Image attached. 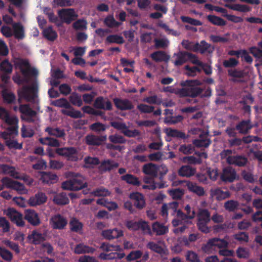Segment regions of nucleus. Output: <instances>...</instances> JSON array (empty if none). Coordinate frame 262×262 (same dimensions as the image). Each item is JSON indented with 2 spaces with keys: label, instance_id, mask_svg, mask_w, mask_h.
Masks as SVG:
<instances>
[{
  "label": "nucleus",
  "instance_id": "nucleus-40",
  "mask_svg": "<svg viewBox=\"0 0 262 262\" xmlns=\"http://www.w3.org/2000/svg\"><path fill=\"white\" fill-rule=\"evenodd\" d=\"M42 34L45 38L50 41H54L57 38V33L53 29L52 26H49L43 29Z\"/></svg>",
  "mask_w": 262,
  "mask_h": 262
},
{
  "label": "nucleus",
  "instance_id": "nucleus-33",
  "mask_svg": "<svg viewBox=\"0 0 262 262\" xmlns=\"http://www.w3.org/2000/svg\"><path fill=\"white\" fill-rule=\"evenodd\" d=\"M257 45V47H250L249 50L256 60L262 63V41H259Z\"/></svg>",
  "mask_w": 262,
  "mask_h": 262
},
{
  "label": "nucleus",
  "instance_id": "nucleus-3",
  "mask_svg": "<svg viewBox=\"0 0 262 262\" xmlns=\"http://www.w3.org/2000/svg\"><path fill=\"white\" fill-rule=\"evenodd\" d=\"M38 86L36 84H33L31 86H24L19 92L20 97L25 99L28 102H34L35 99L38 97Z\"/></svg>",
  "mask_w": 262,
  "mask_h": 262
},
{
  "label": "nucleus",
  "instance_id": "nucleus-8",
  "mask_svg": "<svg viewBox=\"0 0 262 262\" xmlns=\"http://www.w3.org/2000/svg\"><path fill=\"white\" fill-rule=\"evenodd\" d=\"M0 173L4 174H9L12 178L18 180H25L27 177L25 175L20 176V173L16 171L14 166L6 164L0 165Z\"/></svg>",
  "mask_w": 262,
  "mask_h": 262
},
{
  "label": "nucleus",
  "instance_id": "nucleus-26",
  "mask_svg": "<svg viewBox=\"0 0 262 262\" xmlns=\"http://www.w3.org/2000/svg\"><path fill=\"white\" fill-rule=\"evenodd\" d=\"M252 128L251 121L249 119L243 120L238 123L235 126V129L241 134H247Z\"/></svg>",
  "mask_w": 262,
  "mask_h": 262
},
{
  "label": "nucleus",
  "instance_id": "nucleus-1",
  "mask_svg": "<svg viewBox=\"0 0 262 262\" xmlns=\"http://www.w3.org/2000/svg\"><path fill=\"white\" fill-rule=\"evenodd\" d=\"M201 84V82L199 80H186L181 83V85L185 88L179 89L177 93L181 97H200L204 91L203 89L199 86Z\"/></svg>",
  "mask_w": 262,
  "mask_h": 262
},
{
  "label": "nucleus",
  "instance_id": "nucleus-12",
  "mask_svg": "<svg viewBox=\"0 0 262 262\" xmlns=\"http://www.w3.org/2000/svg\"><path fill=\"white\" fill-rule=\"evenodd\" d=\"M58 15L62 21L70 24L77 16L73 9H62L58 11Z\"/></svg>",
  "mask_w": 262,
  "mask_h": 262
},
{
  "label": "nucleus",
  "instance_id": "nucleus-63",
  "mask_svg": "<svg viewBox=\"0 0 262 262\" xmlns=\"http://www.w3.org/2000/svg\"><path fill=\"white\" fill-rule=\"evenodd\" d=\"M214 247H216L219 248H226L228 245V243L224 239L219 238H210Z\"/></svg>",
  "mask_w": 262,
  "mask_h": 262
},
{
  "label": "nucleus",
  "instance_id": "nucleus-6",
  "mask_svg": "<svg viewBox=\"0 0 262 262\" xmlns=\"http://www.w3.org/2000/svg\"><path fill=\"white\" fill-rule=\"evenodd\" d=\"M55 152L60 156L66 157L69 161L78 160L77 151L74 147L57 148L55 150Z\"/></svg>",
  "mask_w": 262,
  "mask_h": 262
},
{
  "label": "nucleus",
  "instance_id": "nucleus-62",
  "mask_svg": "<svg viewBox=\"0 0 262 262\" xmlns=\"http://www.w3.org/2000/svg\"><path fill=\"white\" fill-rule=\"evenodd\" d=\"M104 23L109 28L118 27L121 23L116 21L113 15L107 16L104 20Z\"/></svg>",
  "mask_w": 262,
  "mask_h": 262
},
{
  "label": "nucleus",
  "instance_id": "nucleus-52",
  "mask_svg": "<svg viewBox=\"0 0 262 262\" xmlns=\"http://www.w3.org/2000/svg\"><path fill=\"white\" fill-rule=\"evenodd\" d=\"M207 19L210 23L214 25L224 26L226 25V21L223 18L213 15H208Z\"/></svg>",
  "mask_w": 262,
  "mask_h": 262
},
{
  "label": "nucleus",
  "instance_id": "nucleus-29",
  "mask_svg": "<svg viewBox=\"0 0 262 262\" xmlns=\"http://www.w3.org/2000/svg\"><path fill=\"white\" fill-rule=\"evenodd\" d=\"M211 194L215 198L217 201H222L230 196V192L229 191H223L221 188H217L211 190Z\"/></svg>",
  "mask_w": 262,
  "mask_h": 262
},
{
  "label": "nucleus",
  "instance_id": "nucleus-32",
  "mask_svg": "<svg viewBox=\"0 0 262 262\" xmlns=\"http://www.w3.org/2000/svg\"><path fill=\"white\" fill-rule=\"evenodd\" d=\"M213 50L214 48L211 47L210 44L207 43L205 40H201L200 42L199 43V46L197 47L195 52H200L202 54L205 53L211 54L213 52Z\"/></svg>",
  "mask_w": 262,
  "mask_h": 262
},
{
  "label": "nucleus",
  "instance_id": "nucleus-22",
  "mask_svg": "<svg viewBox=\"0 0 262 262\" xmlns=\"http://www.w3.org/2000/svg\"><path fill=\"white\" fill-rule=\"evenodd\" d=\"M247 162V158L241 155L229 156L227 159V162L228 164L235 165L239 167L245 166Z\"/></svg>",
  "mask_w": 262,
  "mask_h": 262
},
{
  "label": "nucleus",
  "instance_id": "nucleus-2",
  "mask_svg": "<svg viewBox=\"0 0 262 262\" xmlns=\"http://www.w3.org/2000/svg\"><path fill=\"white\" fill-rule=\"evenodd\" d=\"M18 135V125L9 126L4 132H0V138L5 140V144L9 149H21V143H19L16 140L12 139Z\"/></svg>",
  "mask_w": 262,
  "mask_h": 262
},
{
  "label": "nucleus",
  "instance_id": "nucleus-10",
  "mask_svg": "<svg viewBox=\"0 0 262 262\" xmlns=\"http://www.w3.org/2000/svg\"><path fill=\"white\" fill-rule=\"evenodd\" d=\"M29 243L35 245H39L46 239V233H42L38 230H33L27 236Z\"/></svg>",
  "mask_w": 262,
  "mask_h": 262
},
{
  "label": "nucleus",
  "instance_id": "nucleus-35",
  "mask_svg": "<svg viewBox=\"0 0 262 262\" xmlns=\"http://www.w3.org/2000/svg\"><path fill=\"white\" fill-rule=\"evenodd\" d=\"M165 133L167 136L170 137L182 139H186L187 138L185 133L176 129L167 128L165 129Z\"/></svg>",
  "mask_w": 262,
  "mask_h": 262
},
{
  "label": "nucleus",
  "instance_id": "nucleus-54",
  "mask_svg": "<svg viewBox=\"0 0 262 262\" xmlns=\"http://www.w3.org/2000/svg\"><path fill=\"white\" fill-rule=\"evenodd\" d=\"M105 42L108 43H116L118 44H122L124 43V41L121 36L117 34H113L107 36L105 39Z\"/></svg>",
  "mask_w": 262,
  "mask_h": 262
},
{
  "label": "nucleus",
  "instance_id": "nucleus-28",
  "mask_svg": "<svg viewBox=\"0 0 262 262\" xmlns=\"http://www.w3.org/2000/svg\"><path fill=\"white\" fill-rule=\"evenodd\" d=\"M2 97L3 102L7 104H13L15 103L16 96L12 92L7 89H4L2 91Z\"/></svg>",
  "mask_w": 262,
  "mask_h": 262
},
{
  "label": "nucleus",
  "instance_id": "nucleus-19",
  "mask_svg": "<svg viewBox=\"0 0 262 262\" xmlns=\"http://www.w3.org/2000/svg\"><path fill=\"white\" fill-rule=\"evenodd\" d=\"M228 74L230 77L234 78L232 81L234 82H243L244 78L247 73L244 70H238L237 69H230L228 70Z\"/></svg>",
  "mask_w": 262,
  "mask_h": 262
},
{
  "label": "nucleus",
  "instance_id": "nucleus-23",
  "mask_svg": "<svg viewBox=\"0 0 262 262\" xmlns=\"http://www.w3.org/2000/svg\"><path fill=\"white\" fill-rule=\"evenodd\" d=\"M143 172L152 178H157L159 171L158 166L152 163H148L143 165Z\"/></svg>",
  "mask_w": 262,
  "mask_h": 262
},
{
  "label": "nucleus",
  "instance_id": "nucleus-14",
  "mask_svg": "<svg viewBox=\"0 0 262 262\" xmlns=\"http://www.w3.org/2000/svg\"><path fill=\"white\" fill-rule=\"evenodd\" d=\"M129 198L133 201L134 206L138 209H142L145 206V200L144 195L138 192L130 193Z\"/></svg>",
  "mask_w": 262,
  "mask_h": 262
},
{
  "label": "nucleus",
  "instance_id": "nucleus-61",
  "mask_svg": "<svg viewBox=\"0 0 262 262\" xmlns=\"http://www.w3.org/2000/svg\"><path fill=\"white\" fill-rule=\"evenodd\" d=\"M53 104L57 107H63L66 109L72 108V106L68 101L64 98H62L53 101Z\"/></svg>",
  "mask_w": 262,
  "mask_h": 262
},
{
  "label": "nucleus",
  "instance_id": "nucleus-20",
  "mask_svg": "<svg viewBox=\"0 0 262 262\" xmlns=\"http://www.w3.org/2000/svg\"><path fill=\"white\" fill-rule=\"evenodd\" d=\"M101 235L104 238L110 241L122 236L123 233L121 230L114 228L103 230Z\"/></svg>",
  "mask_w": 262,
  "mask_h": 262
},
{
  "label": "nucleus",
  "instance_id": "nucleus-4",
  "mask_svg": "<svg viewBox=\"0 0 262 262\" xmlns=\"http://www.w3.org/2000/svg\"><path fill=\"white\" fill-rule=\"evenodd\" d=\"M110 124L114 128L120 130L121 133L127 137H136L141 134L140 132L137 129H129L128 126L123 122L111 121Z\"/></svg>",
  "mask_w": 262,
  "mask_h": 262
},
{
  "label": "nucleus",
  "instance_id": "nucleus-43",
  "mask_svg": "<svg viewBox=\"0 0 262 262\" xmlns=\"http://www.w3.org/2000/svg\"><path fill=\"white\" fill-rule=\"evenodd\" d=\"M179 174L182 177H190L195 173V169L189 165L182 166L179 170Z\"/></svg>",
  "mask_w": 262,
  "mask_h": 262
},
{
  "label": "nucleus",
  "instance_id": "nucleus-51",
  "mask_svg": "<svg viewBox=\"0 0 262 262\" xmlns=\"http://www.w3.org/2000/svg\"><path fill=\"white\" fill-rule=\"evenodd\" d=\"M183 119V117L180 115L176 116L170 115L164 118V122L168 125L175 124L181 122Z\"/></svg>",
  "mask_w": 262,
  "mask_h": 262
},
{
  "label": "nucleus",
  "instance_id": "nucleus-17",
  "mask_svg": "<svg viewBox=\"0 0 262 262\" xmlns=\"http://www.w3.org/2000/svg\"><path fill=\"white\" fill-rule=\"evenodd\" d=\"M47 201V196L42 192H38L34 195L31 196L28 200V204L30 206H36L45 203Z\"/></svg>",
  "mask_w": 262,
  "mask_h": 262
},
{
  "label": "nucleus",
  "instance_id": "nucleus-53",
  "mask_svg": "<svg viewBox=\"0 0 262 262\" xmlns=\"http://www.w3.org/2000/svg\"><path fill=\"white\" fill-rule=\"evenodd\" d=\"M17 66L19 67L22 74L25 76L29 74V68L30 64L28 60L25 59H21L17 63Z\"/></svg>",
  "mask_w": 262,
  "mask_h": 262
},
{
  "label": "nucleus",
  "instance_id": "nucleus-41",
  "mask_svg": "<svg viewBox=\"0 0 262 262\" xmlns=\"http://www.w3.org/2000/svg\"><path fill=\"white\" fill-rule=\"evenodd\" d=\"M186 185L190 191L195 193L200 196H203L204 195L205 191L202 187L198 186L195 183L191 182L187 183Z\"/></svg>",
  "mask_w": 262,
  "mask_h": 262
},
{
  "label": "nucleus",
  "instance_id": "nucleus-38",
  "mask_svg": "<svg viewBox=\"0 0 262 262\" xmlns=\"http://www.w3.org/2000/svg\"><path fill=\"white\" fill-rule=\"evenodd\" d=\"M152 229L157 235H162L168 232V228L158 222H156L152 224Z\"/></svg>",
  "mask_w": 262,
  "mask_h": 262
},
{
  "label": "nucleus",
  "instance_id": "nucleus-31",
  "mask_svg": "<svg viewBox=\"0 0 262 262\" xmlns=\"http://www.w3.org/2000/svg\"><path fill=\"white\" fill-rule=\"evenodd\" d=\"M13 33L14 37L18 39H22L25 37V31L23 26L20 23L13 24Z\"/></svg>",
  "mask_w": 262,
  "mask_h": 262
},
{
  "label": "nucleus",
  "instance_id": "nucleus-18",
  "mask_svg": "<svg viewBox=\"0 0 262 262\" xmlns=\"http://www.w3.org/2000/svg\"><path fill=\"white\" fill-rule=\"evenodd\" d=\"M51 221L52 223V227L55 229H63L68 224L67 220L60 214L52 216Z\"/></svg>",
  "mask_w": 262,
  "mask_h": 262
},
{
  "label": "nucleus",
  "instance_id": "nucleus-42",
  "mask_svg": "<svg viewBox=\"0 0 262 262\" xmlns=\"http://www.w3.org/2000/svg\"><path fill=\"white\" fill-rule=\"evenodd\" d=\"M45 132L48 133L50 136H55L57 138H62L66 136V133L64 129L58 127L54 128L52 127H47L45 129Z\"/></svg>",
  "mask_w": 262,
  "mask_h": 262
},
{
  "label": "nucleus",
  "instance_id": "nucleus-58",
  "mask_svg": "<svg viewBox=\"0 0 262 262\" xmlns=\"http://www.w3.org/2000/svg\"><path fill=\"white\" fill-rule=\"evenodd\" d=\"M69 109L70 110H62V114L73 118H80L82 117V114L79 111L75 110L72 106V108Z\"/></svg>",
  "mask_w": 262,
  "mask_h": 262
},
{
  "label": "nucleus",
  "instance_id": "nucleus-57",
  "mask_svg": "<svg viewBox=\"0 0 262 262\" xmlns=\"http://www.w3.org/2000/svg\"><path fill=\"white\" fill-rule=\"evenodd\" d=\"M13 70L12 64L7 60H4L0 64V70L5 73L11 74Z\"/></svg>",
  "mask_w": 262,
  "mask_h": 262
},
{
  "label": "nucleus",
  "instance_id": "nucleus-5",
  "mask_svg": "<svg viewBox=\"0 0 262 262\" xmlns=\"http://www.w3.org/2000/svg\"><path fill=\"white\" fill-rule=\"evenodd\" d=\"M194 57V54L187 51H179L174 53L171 59V61L174 66L180 67L189 60V58Z\"/></svg>",
  "mask_w": 262,
  "mask_h": 262
},
{
  "label": "nucleus",
  "instance_id": "nucleus-60",
  "mask_svg": "<svg viewBox=\"0 0 262 262\" xmlns=\"http://www.w3.org/2000/svg\"><path fill=\"white\" fill-rule=\"evenodd\" d=\"M70 102L74 105L78 107L82 105V101L80 96L76 93H73L69 97Z\"/></svg>",
  "mask_w": 262,
  "mask_h": 262
},
{
  "label": "nucleus",
  "instance_id": "nucleus-39",
  "mask_svg": "<svg viewBox=\"0 0 262 262\" xmlns=\"http://www.w3.org/2000/svg\"><path fill=\"white\" fill-rule=\"evenodd\" d=\"M224 6L225 7L229 8L231 10L241 12H247L250 11L251 10V8L247 5L239 4H230L227 3L225 4Z\"/></svg>",
  "mask_w": 262,
  "mask_h": 262
},
{
  "label": "nucleus",
  "instance_id": "nucleus-24",
  "mask_svg": "<svg viewBox=\"0 0 262 262\" xmlns=\"http://www.w3.org/2000/svg\"><path fill=\"white\" fill-rule=\"evenodd\" d=\"M94 107L98 109H102L111 111L112 109V104L108 99L105 101L102 96L98 97L94 102Z\"/></svg>",
  "mask_w": 262,
  "mask_h": 262
},
{
  "label": "nucleus",
  "instance_id": "nucleus-49",
  "mask_svg": "<svg viewBox=\"0 0 262 262\" xmlns=\"http://www.w3.org/2000/svg\"><path fill=\"white\" fill-rule=\"evenodd\" d=\"M210 214L206 209H200L197 215V221L209 222L210 221Z\"/></svg>",
  "mask_w": 262,
  "mask_h": 262
},
{
  "label": "nucleus",
  "instance_id": "nucleus-25",
  "mask_svg": "<svg viewBox=\"0 0 262 262\" xmlns=\"http://www.w3.org/2000/svg\"><path fill=\"white\" fill-rule=\"evenodd\" d=\"M119 164L111 160H106L103 161L99 166V170L101 172L110 171L114 168H117Z\"/></svg>",
  "mask_w": 262,
  "mask_h": 262
},
{
  "label": "nucleus",
  "instance_id": "nucleus-48",
  "mask_svg": "<svg viewBox=\"0 0 262 262\" xmlns=\"http://www.w3.org/2000/svg\"><path fill=\"white\" fill-rule=\"evenodd\" d=\"M168 192L173 200L181 199L185 193L184 190L180 188L168 190Z\"/></svg>",
  "mask_w": 262,
  "mask_h": 262
},
{
  "label": "nucleus",
  "instance_id": "nucleus-59",
  "mask_svg": "<svg viewBox=\"0 0 262 262\" xmlns=\"http://www.w3.org/2000/svg\"><path fill=\"white\" fill-rule=\"evenodd\" d=\"M182 46L187 50L196 52L197 47L199 46V42L194 43L188 40H183L181 43Z\"/></svg>",
  "mask_w": 262,
  "mask_h": 262
},
{
  "label": "nucleus",
  "instance_id": "nucleus-45",
  "mask_svg": "<svg viewBox=\"0 0 262 262\" xmlns=\"http://www.w3.org/2000/svg\"><path fill=\"white\" fill-rule=\"evenodd\" d=\"M39 141L42 144L47 145L51 147H57L60 146L59 141L57 139L51 137L40 138Z\"/></svg>",
  "mask_w": 262,
  "mask_h": 262
},
{
  "label": "nucleus",
  "instance_id": "nucleus-11",
  "mask_svg": "<svg viewBox=\"0 0 262 262\" xmlns=\"http://www.w3.org/2000/svg\"><path fill=\"white\" fill-rule=\"evenodd\" d=\"M106 139V135L98 136L93 134H89L85 137V142L90 146H98L101 145Z\"/></svg>",
  "mask_w": 262,
  "mask_h": 262
},
{
  "label": "nucleus",
  "instance_id": "nucleus-56",
  "mask_svg": "<svg viewBox=\"0 0 262 262\" xmlns=\"http://www.w3.org/2000/svg\"><path fill=\"white\" fill-rule=\"evenodd\" d=\"M143 255V252L140 250L132 251L126 257L127 261H134L140 258Z\"/></svg>",
  "mask_w": 262,
  "mask_h": 262
},
{
  "label": "nucleus",
  "instance_id": "nucleus-30",
  "mask_svg": "<svg viewBox=\"0 0 262 262\" xmlns=\"http://www.w3.org/2000/svg\"><path fill=\"white\" fill-rule=\"evenodd\" d=\"M96 249L84 244H79L74 248V253L77 254L83 253H93Z\"/></svg>",
  "mask_w": 262,
  "mask_h": 262
},
{
  "label": "nucleus",
  "instance_id": "nucleus-27",
  "mask_svg": "<svg viewBox=\"0 0 262 262\" xmlns=\"http://www.w3.org/2000/svg\"><path fill=\"white\" fill-rule=\"evenodd\" d=\"M40 180L43 183L48 184H54L58 180L56 174L51 172L40 171Z\"/></svg>",
  "mask_w": 262,
  "mask_h": 262
},
{
  "label": "nucleus",
  "instance_id": "nucleus-55",
  "mask_svg": "<svg viewBox=\"0 0 262 262\" xmlns=\"http://www.w3.org/2000/svg\"><path fill=\"white\" fill-rule=\"evenodd\" d=\"M70 230L73 232H78L82 229L83 225L76 218H73L69 223Z\"/></svg>",
  "mask_w": 262,
  "mask_h": 262
},
{
  "label": "nucleus",
  "instance_id": "nucleus-50",
  "mask_svg": "<svg viewBox=\"0 0 262 262\" xmlns=\"http://www.w3.org/2000/svg\"><path fill=\"white\" fill-rule=\"evenodd\" d=\"M90 194L95 196H107L110 195L111 192L106 188L103 187H100L94 189L91 192Z\"/></svg>",
  "mask_w": 262,
  "mask_h": 262
},
{
  "label": "nucleus",
  "instance_id": "nucleus-36",
  "mask_svg": "<svg viewBox=\"0 0 262 262\" xmlns=\"http://www.w3.org/2000/svg\"><path fill=\"white\" fill-rule=\"evenodd\" d=\"M151 58L156 62L165 61L167 62L170 58L169 55L162 51H156L151 54Z\"/></svg>",
  "mask_w": 262,
  "mask_h": 262
},
{
  "label": "nucleus",
  "instance_id": "nucleus-37",
  "mask_svg": "<svg viewBox=\"0 0 262 262\" xmlns=\"http://www.w3.org/2000/svg\"><path fill=\"white\" fill-rule=\"evenodd\" d=\"M72 180L74 184L75 191L81 190L88 186V184L85 181L84 178L81 176H76Z\"/></svg>",
  "mask_w": 262,
  "mask_h": 262
},
{
  "label": "nucleus",
  "instance_id": "nucleus-46",
  "mask_svg": "<svg viewBox=\"0 0 262 262\" xmlns=\"http://www.w3.org/2000/svg\"><path fill=\"white\" fill-rule=\"evenodd\" d=\"M54 202L59 205H64L69 204V200L66 193L62 192L56 194L53 199Z\"/></svg>",
  "mask_w": 262,
  "mask_h": 262
},
{
  "label": "nucleus",
  "instance_id": "nucleus-44",
  "mask_svg": "<svg viewBox=\"0 0 262 262\" xmlns=\"http://www.w3.org/2000/svg\"><path fill=\"white\" fill-rule=\"evenodd\" d=\"M121 179L122 181H125L129 184L133 185L134 186H140L141 183L139 180L138 178L136 176L132 174H126L121 177Z\"/></svg>",
  "mask_w": 262,
  "mask_h": 262
},
{
  "label": "nucleus",
  "instance_id": "nucleus-47",
  "mask_svg": "<svg viewBox=\"0 0 262 262\" xmlns=\"http://www.w3.org/2000/svg\"><path fill=\"white\" fill-rule=\"evenodd\" d=\"M100 248L106 252L113 251H120L122 248L119 245H114L109 244L108 243L104 242L101 244Z\"/></svg>",
  "mask_w": 262,
  "mask_h": 262
},
{
  "label": "nucleus",
  "instance_id": "nucleus-9",
  "mask_svg": "<svg viewBox=\"0 0 262 262\" xmlns=\"http://www.w3.org/2000/svg\"><path fill=\"white\" fill-rule=\"evenodd\" d=\"M7 215L10 219L11 221L16 224L18 227H24L25 225L24 221L23 215L21 213L17 211L15 209L12 208L8 209Z\"/></svg>",
  "mask_w": 262,
  "mask_h": 262
},
{
  "label": "nucleus",
  "instance_id": "nucleus-21",
  "mask_svg": "<svg viewBox=\"0 0 262 262\" xmlns=\"http://www.w3.org/2000/svg\"><path fill=\"white\" fill-rule=\"evenodd\" d=\"M115 106L121 111L130 110L134 108L132 102L128 99L116 98L113 99Z\"/></svg>",
  "mask_w": 262,
  "mask_h": 262
},
{
  "label": "nucleus",
  "instance_id": "nucleus-13",
  "mask_svg": "<svg viewBox=\"0 0 262 262\" xmlns=\"http://www.w3.org/2000/svg\"><path fill=\"white\" fill-rule=\"evenodd\" d=\"M0 119L11 126L18 125V119L16 117H11L9 111L5 108L0 106Z\"/></svg>",
  "mask_w": 262,
  "mask_h": 262
},
{
  "label": "nucleus",
  "instance_id": "nucleus-15",
  "mask_svg": "<svg viewBox=\"0 0 262 262\" xmlns=\"http://www.w3.org/2000/svg\"><path fill=\"white\" fill-rule=\"evenodd\" d=\"M24 219L33 226H37L40 223V220L38 213L33 210H26L25 211Z\"/></svg>",
  "mask_w": 262,
  "mask_h": 262
},
{
  "label": "nucleus",
  "instance_id": "nucleus-64",
  "mask_svg": "<svg viewBox=\"0 0 262 262\" xmlns=\"http://www.w3.org/2000/svg\"><path fill=\"white\" fill-rule=\"evenodd\" d=\"M238 202L234 200H229L224 204L225 209L229 211H234L238 208Z\"/></svg>",
  "mask_w": 262,
  "mask_h": 262
},
{
  "label": "nucleus",
  "instance_id": "nucleus-16",
  "mask_svg": "<svg viewBox=\"0 0 262 262\" xmlns=\"http://www.w3.org/2000/svg\"><path fill=\"white\" fill-rule=\"evenodd\" d=\"M236 178V172L231 167L228 166L224 168L221 176V179L222 181L227 182H233Z\"/></svg>",
  "mask_w": 262,
  "mask_h": 262
},
{
  "label": "nucleus",
  "instance_id": "nucleus-7",
  "mask_svg": "<svg viewBox=\"0 0 262 262\" xmlns=\"http://www.w3.org/2000/svg\"><path fill=\"white\" fill-rule=\"evenodd\" d=\"M19 110L21 114L23 115L21 116L22 120L29 123L34 121L33 118L36 116L37 113L31 108L29 104L20 105Z\"/></svg>",
  "mask_w": 262,
  "mask_h": 262
},
{
  "label": "nucleus",
  "instance_id": "nucleus-34",
  "mask_svg": "<svg viewBox=\"0 0 262 262\" xmlns=\"http://www.w3.org/2000/svg\"><path fill=\"white\" fill-rule=\"evenodd\" d=\"M193 144L197 147H208L211 143V141L205 135L203 137L202 135L200 136V139H195L193 141Z\"/></svg>",
  "mask_w": 262,
  "mask_h": 262
}]
</instances>
